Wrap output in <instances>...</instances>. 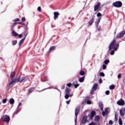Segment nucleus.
I'll return each instance as SVG.
<instances>
[{"instance_id": "1", "label": "nucleus", "mask_w": 125, "mask_h": 125, "mask_svg": "<svg viewBox=\"0 0 125 125\" xmlns=\"http://www.w3.org/2000/svg\"><path fill=\"white\" fill-rule=\"evenodd\" d=\"M26 81H27V79L24 77L19 76V77H16L15 80L12 81L9 83V86L13 85V84L16 83H22V82H26Z\"/></svg>"}, {"instance_id": "2", "label": "nucleus", "mask_w": 125, "mask_h": 125, "mask_svg": "<svg viewBox=\"0 0 125 125\" xmlns=\"http://www.w3.org/2000/svg\"><path fill=\"white\" fill-rule=\"evenodd\" d=\"M116 40H113L110 43L109 46V50H112L113 49L114 51H117L118 50V48H119V44H117L116 45Z\"/></svg>"}, {"instance_id": "3", "label": "nucleus", "mask_w": 125, "mask_h": 125, "mask_svg": "<svg viewBox=\"0 0 125 125\" xmlns=\"http://www.w3.org/2000/svg\"><path fill=\"white\" fill-rule=\"evenodd\" d=\"M112 5L115 7H122V5H123V3H122L121 1H118L113 3L112 4Z\"/></svg>"}, {"instance_id": "4", "label": "nucleus", "mask_w": 125, "mask_h": 125, "mask_svg": "<svg viewBox=\"0 0 125 125\" xmlns=\"http://www.w3.org/2000/svg\"><path fill=\"white\" fill-rule=\"evenodd\" d=\"M109 113H110V108H105L104 111L102 112V115L103 116L105 117V116H107Z\"/></svg>"}, {"instance_id": "5", "label": "nucleus", "mask_w": 125, "mask_h": 125, "mask_svg": "<svg viewBox=\"0 0 125 125\" xmlns=\"http://www.w3.org/2000/svg\"><path fill=\"white\" fill-rule=\"evenodd\" d=\"M97 86H98V84L97 83L94 84L90 91L91 94H92V93H93V92H94V91H95V90L97 89Z\"/></svg>"}, {"instance_id": "6", "label": "nucleus", "mask_w": 125, "mask_h": 125, "mask_svg": "<svg viewBox=\"0 0 125 125\" xmlns=\"http://www.w3.org/2000/svg\"><path fill=\"white\" fill-rule=\"evenodd\" d=\"M117 104L119 106H124L125 105V101L121 99L117 102Z\"/></svg>"}, {"instance_id": "7", "label": "nucleus", "mask_w": 125, "mask_h": 125, "mask_svg": "<svg viewBox=\"0 0 125 125\" xmlns=\"http://www.w3.org/2000/svg\"><path fill=\"white\" fill-rule=\"evenodd\" d=\"M3 122H6V123H9V121H10V117L8 115H5L3 117Z\"/></svg>"}, {"instance_id": "8", "label": "nucleus", "mask_w": 125, "mask_h": 125, "mask_svg": "<svg viewBox=\"0 0 125 125\" xmlns=\"http://www.w3.org/2000/svg\"><path fill=\"white\" fill-rule=\"evenodd\" d=\"M124 35H125V31L118 33L116 36V39H120L121 38H123Z\"/></svg>"}, {"instance_id": "9", "label": "nucleus", "mask_w": 125, "mask_h": 125, "mask_svg": "<svg viewBox=\"0 0 125 125\" xmlns=\"http://www.w3.org/2000/svg\"><path fill=\"white\" fill-rule=\"evenodd\" d=\"M80 111V109L79 108H76L75 109V117L76 119H75V125H77V117H78V114H79V111Z\"/></svg>"}, {"instance_id": "10", "label": "nucleus", "mask_w": 125, "mask_h": 125, "mask_svg": "<svg viewBox=\"0 0 125 125\" xmlns=\"http://www.w3.org/2000/svg\"><path fill=\"white\" fill-rule=\"evenodd\" d=\"M100 7V2H98L97 4L94 6V11H99L98 9Z\"/></svg>"}, {"instance_id": "11", "label": "nucleus", "mask_w": 125, "mask_h": 125, "mask_svg": "<svg viewBox=\"0 0 125 125\" xmlns=\"http://www.w3.org/2000/svg\"><path fill=\"white\" fill-rule=\"evenodd\" d=\"M86 120H87V116H84V117H83V118L82 119V124L83 125L85 124L86 123Z\"/></svg>"}, {"instance_id": "12", "label": "nucleus", "mask_w": 125, "mask_h": 125, "mask_svg": "<svg viewBox=\"0 0 125 125\" xmlns=\"http://www.w3.org/2000/svg\"><path fill=\"white\" fill-rule=\"evenodd\" d=\"M96 114V113L95 111H92L91 112L90 115V120H92V119H93V117H94Z\"/></svg>"}, {"instance_id": "13", "label": "nucleus", "mask_w": 125, "mask_h": 125, "mask_svg": "<svg viewBox=\"0 0 125 125\" xmlns=\"http://www.w3.org/2000/svg\"><path fill=\"white\" fill-rule=\"evenodd\" d=\"M54 20H56V19H57L58 18V16H59V13L57 12H54Z\"/></svg>"}, {"instance_id": "14", "label": "nucleus", "mask_w": 125, "mask_h": 125, "mask_svg": "<svg viewBox=\"0 0 125 125\" xmlns=\"http://www.w3.org/2000/svg\"><path fill=\"white\" fill-rule=\"evenodd\" d=\"M120 114L121 116H125V108H122L120 110Z\"/></svg>"}, {"instance_id": "15", "label": "nucleus", "mask_w": 125, "mask_h": 125, "mask_svg": "<svg viewBox=\"0 0 125 125\" xmlns=\"http://www.w3.org/2000/svg\"><path fill=\"white\" fill-rule=\"evenodd\" d=\"M101 20V18H99L97 19L96 21H95V25L97 27H98V24Z\"/></svg>"}, {"instance_id": "16", "label": "nucleus", "mask_w": 125, "mask_h": 125, "mask_svg": "<svg viewBox=\"0 0 125 125\" xmlns=\"http://www.w3.org/2000/svg\"><path fill=\"white\" fill-rule=\"evenodd\" d=\"M26 39V36L25 37V38H24L23 39H22V40H21L19 43V46H21V45H22V44H23V43L24 42V41H25V39Z\"/></svg>"}, {"instance_id": "17", "label": "nucleus", "mask_w": 125, "mask_h": 125, "mask_svg": "<svg viewBox=\"0 0 125 125\" xmlns=\"http://www.w3.org/2000/svg\"><path fill=\"white\" fill-rule=\"evenodd\" d=\"M93 22H94V19H92L88 22V26H91L93 24Z\"/></svg>"}, {"instance_id": "18", "label": "nucleus", "mask_w": 125, "mask_h": 125, "mask_svg": "<svg viewBox=\"0 0 125 125\" xmlns=\"http://www.w3.org/2000/svg\"><path fill=\"white\" fill-rule=\"evenodd\" d=\"M56 47L55 46H53L50 47L49 51H48V53H50V52H51L52 50H54L55 49Z\"/></svg>"}, {"instance_id": "19", "label": "nucleus", "mask_w": 125, "mask_h": 125, "mask_svg": "<svg viewBox=\"0 0 125 125\" xmlns=\"http://www.w3.org/2000/svg\"><path fill=\"white\" fill-rule=\"evenodd\" d=\"M99 106L101 111H103V104H102V103H99Z\"/></svg>"}, {"instance_id": "20", "label": "nucleus", "mask_w": 125, "mask_h": 125, "mask_svg": "<svg viewBox=\"0 0 125 125\" xmlns=\"http://www.w3.org/2000/svg\"><path fill=\"white\" fill-rule=\"evenodd\" d=\"M12 35L14 36V37H17L18 36V34L15 32V31H13L12 32Z\"/></svg>"}, {"instance_id": "21", "label": "nucleus", "mask_w": 125, "mask_h": 125, "mask_svg": "<svg viewBox=\"0 0 125 125\" xmlns=\"http://www.w3.org/2000/svg\"><path fill=\"white\" fill-rule=\"evenodd\" d=\"M84 81V76H83L82 78L79 79V81L80 83H83V81Z\"/></svg>"}, {"instance_id": "22", "label": "nucleus", "mask_w": 125, "mask_h": 125, "mask_svg": "<svg viewBox=\"0 0 125 125\" xmlns=\"http://www.w3.org/2000/svg\"><path fill=\"white\" fill-rule=\"evenodd\" d=\"M65 92L66 94H68V93H70V89L68 87H66L65 90Z\"/></svg>"}, {"instance_id": "23", "label": "nucleus", "mask_w": 125, "mask_h": 125, "mask_svg": "<svg viewBox=\"0 0 125 125\" xmlns=\"http://www.w3.org/2000/svg\"><path fill=\"white\" fill-rule=\"evenodd\" d=\"M99 120H100V117L98 116H96L95 117V120L96 121V122H99Z\"/></svg>"}, {"instance_id": "24", "label": "nucleus", "mask_w": 125, "mask_h": 125, "mask_svg": "<svg viewBox=\"0 0 125 125\" xmlns=\"http://www.w3.org/2000/svg\"><path fill=\"white\" fill-rule=\"evenodd\" d=\"M10 104H14V99L13 98L10 99Z\"/></svg>"}, {"instance_id": "25", "label": "nucleus", "mask_w": 125, "mask_h": 125, "mask_svg": "<svg viewBox=\"0 0 125 125\" xmlns=\"http://www.w3.org/2000/svg\"><path fill=\"white\" fill-rule=\"evenodd\" d=\"M114 89H115V85H111L109 86V89L113 90Z\"/></svg>"}, {"instance_id": "26", "label": "nucleus", "mask_w": 125, "mask_h": 125, "mask_svg": "<svg viewBox=\"0 0 125 125\" xmlns=\"http://www.w3.org/2000/svg\"><path fill=\"white\" fill-rule=\"evenodd\" d=\"M119 124L120 125H123V122H122V119H119Z\"/></svg>"}, {"instance_id": "27", "label": "nucleus", "mask_w": 125, "mask_h": 125, "mask_svg": "<svg viewBox=\"0 0 125 125\" xmlns=\"http://www.w3.org/2000/svg\"><path fill=\"white\" fill-rule=\"evenodd\" d=\"M17 43V40H14L12 41V44L13 45H15Z\"/></svg>"}, {"instance_id": "28", "label": "nucleus", "mask_w": 125, "mask_h": 125, "mask_svg": "<svg viewBox=\"0 0 125 125\" xmlns=\"http://www.w3.org/2000/svg\"><path fill=\"white\" fill-rule=\"evenodd\" d=\"M15 76V73L12 72L11 73V75H10V77L11 78H14Z\"/></svg>"}, {"instance_id": "29", "label": "nucleus", "mask_w": 125, "mask_h": 125, "mask_svg": "<svg viewBox=\"0 0 125 125\" xmlns=\"http://www.w3.org/2000/svg\"><path fill=\"white\" fill-rule=\"evenodd\" d=\"M69 97V94H65V95L64 96V98H65L66 100L68 99Z\"/></svg>"}, {"instance_id": "30", "label": "nucleus", "mask_w": 125, "mask_h": 125, "mask_svg": "<svg viewBox=\"0 0 125 125\" xmlns=\"http://www.w3.org/2000/svg\"><path fill=\"white\" fill-rule=\"evenodd\" d=\"M109 60H106L104 61V64H105V65H107V64H108V63H109Z\"/></svg>"}, {"instance_id": "31", "label": "nucleus", "mask_w": 125, "mask_h": 125, "mask_svg": "<svg viewBox=\"0 0 125 125\" xmlns=\"http://www.w3.org/2000/svg\"><path fill=\"white\" fill-rule=\"evenodd\" d=\"M80 75L81 76H83V75H84V71H81L80 73Z\"/></svg>"}, {"instance_id": "32", "label": "nucleus", "mask_w": 125, "mask_h": 125, "mask_svg": "<svg viewBox=\"0 0 125 125\" xmlns=\"http://www.w3.org/2000/svg\"><path fill=\"white\" fill-rule=\"evenodd\" d=\"M100 76H101L102 77H105V74H104V73L103 72H101L100 73Z\"/></svg>"}, {"instance_id": "33", "label": "nucleus", "mask_w": 125, "mask_h": 125, "mask_svg": "<svg viewBox=\"0 0 125 125\" xmlns=\"http://www.w3.org/2000/svg\"><path fill=\"white\" fill-rule=\"evenodd\" d=\"M97 17H100L101 16H102V14H101V13H98L97 14Z\"/></svg>"}, {"instance_id": "34", "label": "nucleus", "mask_w": 125, "mask_h": 125, "mask_svg": "<svg viewBox=\"0 0 125 125\" xmlns=\"http://www.w3.org/2000/svg\"><path fill=\"white\" fill-rule=\"evenodd\" d=\"M109 94H110V91L107 90L105 91V94H106V95H109Z\"/></svg>"}, {"instance_id": "35", "label": "nucleus", "mask_w": 125, "mask_h": 125, "mask_svg": "<svg viewBox=\"0 0 125 125\" xmlns=\"http://www.w3.org/2000/svg\"><path fill=\"white\" fill-rule=\"evenodd\" d=\"M21 21H23V22H25V21H26V19L25 18V17H22L21 18Z\"/></svg>"}, {"instance_id": "36", "label": "nucleus", "mask_w": 125, "mask_h": 125, "mask_svg": "<svg viewBox=\"0 0 125 125\" xmlns=\"http://www.w3.org/2000/svg\"><path fill=\"white\" fill-rule=\"evenodd\" d=\"M106 65L103 64V70H105L106 69Z\"/></svg>"}, {"instance_id": "37", "label": "nucleus", "mask_w": 125, "mask_h": 125, "mask_svg": "<svg viewBox=\"0 0 125 125\" xmlns=\"http://www.w3.org/2000/svg\"><path fill=\"white\" fill-rule=\"evenodd\" d=\"M66 85H67V86H68V87H71V86L72 85V83H69L67 84Z\"/></svg>"}, {"instance_id": "38", "label": "nucleus", "mask_w": 125, "mask_h": 125, "mask_svg": "<svg viewBox=\"0 0 125 125\" xmlns=\"http://www.w3.org/2000/svg\"><path fill=\"white\" fill-rule=\"evenodd\" d=\"M33 90H34V89H33V88H32L29 89L28 90V91H29V92L31 93V92H32V91H33Z\"/></svg>"}, {"instance_id": "39", "label": "nucleus", "mask_w": 125, "mask_h": 125, "mask_svg": "<svg viewBox=\"0 0 125 125\" xmlns=\"http://www.w3.org/2000/svg\"><path fill=\"white\" fill-rule=\"evenodd\" d=\"M6 101H7V100L6 99H4L2 101L3 103H6Z\"/></svg>"}, {"instance_id": "40", "label": "nucleus", "mask_w": 125, "mask_h": 125, "mask_svg": "<svg viewBox=\"0 0 125 125\" xmlns=\"http://www.w3.org/2000/svg\"><path fill=\"white\" fill-rule=\"evenodd\" d=\"M109 125H113V121L110 120L109 122Z\"/></svg>"}, {"instance_id": "41", "label": "nucleus", "mask_w": 125, "mask_h": 125, "mask_svg": "<svg viewBox=\"0 0 125 125\" xmlns=\"http://www.w3.org/2000/svg\"><path fill=\"white\" fill-rule=\"evenodd\" d=\"M16 21H20V19H16L14 20L13 22H15Z\"/></svg>"}, {"instance_id": "42", "label": "nucleus", "mask_w": 125, "mask_h": 125, "mask_svg": "<svg viewBox=\"0 0 125 125\" xmlns=\"http://www.w3.org/2000/svg\"><path fill=\"white\" fill-rule=\"evenodd\" d=\"M114 53H115V52L114 51V50H112L110 52L111 55H114Z\"/></svg>"}, {"instance_id": "43", "label": "nucleus", "mask_w": 125, "mask_h": 125, "mask_svg": "<svg viewBox=\"0 0 125 125\" xmlns=\"http://www.w3.org/2000/svg\"><path fill=\"white\" fill-rule=\"evenodd\" d=\"M37 10L38 11H42V8H41V7H38Z\"/></svg>"}, {"instance_id": "44", "label": "nucleus", "mask_w": 125, "mask_h": 125, "mask_svg": "<svg viewBox=\"0 0 125 125\" xmlns=\"http://www.w3.org/2000/svg\"><path fill=\"white\" fill-rule=\"evenodd\" d=\"M79 84H75L74 87H75V88H77V87H78V86H79Z\"/></svg>"}, {"instance_id": "45", "label": "nucleus", "mask_w": 125, "mask_h": 125, "mask_svg": "<svg viewBox=\"0 0 125 125\" xmlns=\"http://www.w3.org/2000/svg\"><path fill=\"white\" fill-rule=\"evenodd\" d=\"M121 77H122V74H119L118 75V79H120Z\"/></svg>"}, {"instance_id": "46", "label": "nucleus", "mask_w": 125, "mask_h": 125, "mask_svg": "<svg viewBox=\"0 0 125 125\" xmlns=\"http://www.w3.org/2000/svg\"><path fill=\"white\" fill-rule=\"evenodd\" d=\"M20 106H22V103H19L18 108H19V107H20Z\"/></svg>"}, {"instance_id": "47", "label": "nucleus", "mask_w": 125, "mask_h": 125, "mask_svg": "<svg viewBox=\"0 0 125 125\" xmlns=\"http://www.w3.org/2000/svg\"><path fill=\"white\" fill-rule=\"evenodd\" d=\"M87 104H91V102H90V101H87Z\"/></svg>"}, {"instance_id": "48", "label": "nucleus", "mask_w": 125, "mask_h": 125, "mask_svg": "<svg viewBox=\"0 0 125 125\" xmlns=\"http://www.w3.org/2000/svg\"><path fill=\"white\" fill-rule=\"evenodd\" d=\"M103 81H102V79H100L99 80V83H102Z\"/></svg>"}, {"instance_id": "49", "label": "nucleus", "mask_w": 125, "mask_h": 125, "mask_svg": "<svg viewBox=\"0 0 125 125\" xmlns=\"http://www.w3.org/2000/svg\"><path fill=\"white\" fill-rule=\"evenodd\" d=\"M17 114H18V111H15L14 112L13 115H16Z\"/></svg>"}, {"instance_id": "50", "label": "nucleus", "mask_w": 125, "mask_h": 125, "mask_svg": "<svg viewBox=\"0 0 125 125\" xmlns=\"http://www.w3.org/2000/svg\"><path fill=\"white\" fill-rule=\"evenodd\" d=\"M66 104H70V101H67L66 102Z\"/></svg>"}, {"instance_id": "51", "label": "nucleus", "mask_w": 125, "mask_h": 125, "mask_svg": "<svg viewBox=\"0 0 125 125\" xmlns=\"http://www.w3.org/2000/svg\"><path fill=\"white\" fill-rule=\"evenodd\" d=\"M22 34H20L19 35V38H22Z\"/></svg>"}, {"instance_id": "52", "label": "nucleus", "mask_w": 125, "mask_h": 125, "mask_svg": "<svg viewBox=\"0 0 125 125\" xmlns=\"http://www.w3.org/2000/svg\"><path fill=\"white\" fill-rule=\"evenodd\" d=\"M73 94H72V95H69V97H72V96H73Z\"/></svg>"}, {"instance_id": "53", "label": "nucleus", "mask_w": 125, "mask_h": 125, "mask_svg": "<svg viewBox=\"0 0 125 125\" xmlns=\"http://www.w3.org/2000/svg\"><path fill=\"white\" fill-rule=\"evenodd\" d=\"M19 24H21V25H23V23L21 22H19Z\"/></svg>"}, {"instance_id": "54", "label": "nucleus", "mask_w": 125, "mask_h": 125, "mask_svg": "<svg viewBox=\"0 0 125 125\" xmlns=\"http://www.w3.org/2000/svg\"><path fill=\"white\" fill-rule=\"evenodd\" d=\"M64 88H65V86H64L63 87H62V89H64Z\"/></svg>"}, {"instance_id": "55", "label": "nucleus", "mask_w": 125, "mask_h": 125, "mask_svg": "<svg viewBox=\"0 0 125 125\" xmlns=\"http://www.w3.org/2000/svg\"><path fill=\"white\" fill-rule=\"evenodd\" d=\"M14 25H16V22H15V23H14Z\"/></svg>"}, {"instance_id": "56", "label": "nucleus", "mask_w": 125, "mask_h": 125, "mask_svg": "<svg viewBox=\"0 0 125 125\" xmlns=\"http://www.w3.org/2000/svg\"><path fill=\"white\" fill-rule=\"evenodd\" d=\"M115 120L117 121V117H115Z\"/></svg>"}, {"instance_id": "57", "label": "nucleus", "mask_w": 125, "mask_h": 125, "mask_svg": "<svg viewBox=\"0 0 125 125\" xmlns=\"http://www.w3.org/2000/svg\"><path fill=\"white\" fill-rule=\"evenodd\" d=\"M68 19H71V18H69Z\"/></svg>"}]
</instances>
